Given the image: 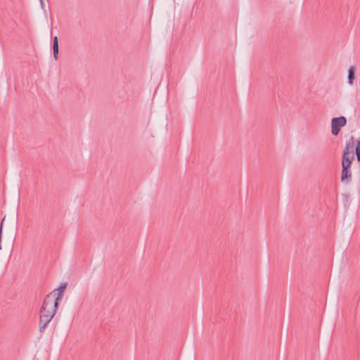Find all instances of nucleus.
I'll return each instance as SVG.
<instances>
[{"mask_svg": "<svg viewBox=\"0 0 360 360\" xmlns=\"http://www.w3.org/2000/svg\"><path fill=\"white\" fill-rule=\"evenodd\" d=\"M57 299L54 298V294L47 295L44 300L40 309L39 331L44 332L47 324L52 320L58 309Z\"/></svg>", "mask_w": 360, "mask_h": 360, "instance_id": "nucleus-1", "label": "nucleus"}, {"mask_svg": "<svg viewBox=\"0 0 360 360\" xmlns=\"http://www.w3.org/2000/svg\"><path fill=\"white\" fill-rule=\"evenodd\" d=\"M347 124V119L345 116L333 117L331 120V134L333 136H338L342 127Z\"/></svg>", "mask_w": 360, "mask_h": 360, "instance_id": "nucleus-2", "label": "nucleus"}, {"mask_svg": "<svg viewBox=\"0 0 360 360\" xmlns=\"http://www.w3.org/2000/svg\"><path fill=\"white\" fill-rule=\"evenodd\" d=\"M349 169L350 167L342 165L341 181L344 184H348L351 180L352 172Z\"/></svg>", "mask_w": 360, "mask_h": 360, "instance_id": "nucleus-3", "label": "nucleus"}, {"mask_svg": "<svg viewBox=\"0 0 360 360\" xmlns=\"http://www.w3.org/2000/svg\"><path fill=\"white\" fill-rule=\"evenodd\" d=\"M354 138L351 136L346 142L342 154H354Z\"/></svg>", "mask_w": 360, "mask_h": 360, "instance_id": "nucleus-4", "label": "nucleus"}, {"mask_svg": "<svg viewBox=\"0 0 360 360\" xmlns=\"http://www.w3.org/2000/svg\"><path fill=\"white\" fill-rule=\"evenodd\" d=\"M65 288H66V284L65 283V284L60 285L58 289L53 290L51 293L49 294V295L54 294V298L58 300H56L58 302V304H59V302L61 301V300L63 298V292H64Z\"/></svg>", "mask_w": 360, "mask_h": 360, "instance_id": "nucleus-5", "label": "nucleus"}, {"mask_svg": "<svg viewBox=\"0 0 360 360\" xmlns=\"http://www.w3.org/2000/svg\"><path fill=\"white\" fill-rule=\"evenodd\" d=\"M354 154H342V165L351 167L352 160H354Z\"/></svg>", "mask_w": 360, "mask_h": 360, "instance_id": "nucleus-6", "label": "nucleus"}, {"mask_svg": "<svg viewBox=\"0 0 360 360\" xmlns=\"http://www.w3.org/2000/svg\"><path fill=\"white\" fill-rule=\"evenodd\" d=\"M53 58L55 60H58V52H59V46H58V38L57 36L53 37Z\"/></svg>", "mask_w": 360, "mask_h": 360, "instance_id": "nucleus-7", "label": "nucleus"}, {"mask_svg": "<svg viewBox=\"0 0 360 360\" xmlns=\"http://www.w3.org/2000/svg\"><path fill=\"white\" fill-rule=\"evenodd\" d=\"M354 74H355V68L354 66H351L348 70V83L352 85L354 83Z\"/></svg>", "mask_w": 360, "mask_h": 360, "instance_id": "nucleus-8", "label": "nucleus"}, {"mask_svg": "<svg viewBox=\"0 0 360 360\" xmlns=\"http://www.w3.org/2000/svg\"><path fill=\"white\" fill-rule=\"evenodd\" d=\"M355 153H360V139L357 141L355 147Z\"/></svg>", "mask_w": 360, "mask_h": 360, "instance_id": "nucleus-9", "label": "nucleus"}, {"mask_svg": "<svg viewBox=\"0 0 360 360\" xmlns=\"http://www.w3.org/2000/svg\"><path fill=\"white\" fill-rule=\"evenodd\" d=\"M356 159L358 160V162H360V153H356Z\"/></svg>", "mask_w": 360, "mask_h": 360, "instance_id": "nucleus-10", "label": "nucleus"}, {"mask_svg": "<svg viewBox=\"0 0 360 360\" xmlns=\"http://www.w3.org/2000/svg\"><path fill=\"white\" fill-rule=\"evenodd\" d=\"M40 1V4L42 8L44 7V0H39Z\"/></svg>", "mask_w": 360, "mask_h": 360, "instance_id": "nucleus-11", "label": "nucleus"}]
</instances>
